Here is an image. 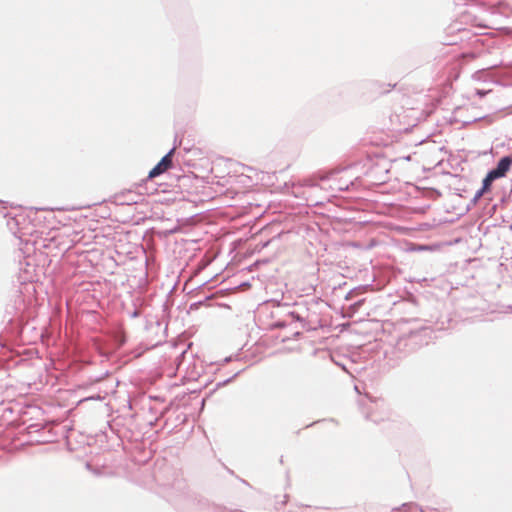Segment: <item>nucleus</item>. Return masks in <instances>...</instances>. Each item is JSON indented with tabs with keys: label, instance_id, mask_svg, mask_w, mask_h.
I'll use <instances>...</instances> for the list:
<instances>
[{
	"label": "nucleus",
	"instance_id": "1",
	"mask_svg": "<svg viewBox=\"0 0 512 512\" xmlns=\"http://www.w3.org/2000/svg\"><path fill=\"white\" fill-rule=\"evenodd\" d=\"M174 150L172 149L168 154H166L159 163L149 172L148 178H155L164 172H166L172 166V155Z\"/></svg>",
	"mask_w": 512,
	"mask_h": 512
},
{
	"label": "nucleus",
	"instance_id": "4",
	"mask_svg": "<svg viewBox=\"0 0 512 512\" xmlns=\"http://www.w3.org/2000/svg\"><path fill=\"white\" fill-rule=\"evenodd\" d=\"M477 95H479L480 97H483L484 95H486V91H483V90H477Z\"/></svg>",
	"mask_w": 512,
	"mask_h": 512
},
{
	"label": "nucleus",
	"instance_id": "2",
	"mask_svg": "<svg viewBox=\"0 0 512 512\" xmlns=\"http://www.w3.org/2000/svg\"><path fill=\"white\" fill-rule=\"evenodd\" d=\"M512 164V157L506 156L500 159L497 164V167L490 172L498 179L504 177L506 173L509 171L510 166Z\"/></svg>",
	"mask_w": 512,
	"mask_h": 512
},
{
	"label": "nucleus",
	"instance_id": "3",
	"mask_svg": "<svg viewBox=\"0 0 512 512\" xmlns=\"http://www.w3.org/2000/svg\"><path fill=\"white\" fill-rule=\"evenodd\" d=\"M496 179L497 178L491 172H489L483 180V187L481 191L478 193V196H481L484 192L488 191L490 189L492 182Z\"/></svg>",
	"mask_w": 512,
	"mask_h": 512
}]
</instances>
